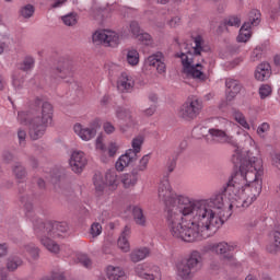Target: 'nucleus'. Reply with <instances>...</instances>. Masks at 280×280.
I'll return each instance as SVG.
<instances>
[{
    "instance_id": "nucleus-1",
    "label": "nucleus",
    "mask_w": 280,
    "mask_h": 280,
    "mask_svg": "<svg viewBox=\"0 0 280 280\" xmlns=\"http://www.w3.org/2000/svg\"><path fill=\"white\" fill-rule=\"evenodd\" d=\"M231 126L235 124L226 118H210L206 136L210 143H228L235 148L232 161L240 163V168L232 174L223 194L229 200L230 211L248 209L261 195L264 184V159L259 145L244 129L236 131L237 137H242L241 142L237 143L235 137L229 135Z\"/></svg>"
},
{
    "instance_id": "nucleus-2",
    "label": "nucleus",
    "mask_w": 280,
    "mask_h": 280,
    "mask_svg": "<svg viewBox=\"0 0 280 280\" xmlns=\"http://www.w3.org/2000/svg\"><path fill=\"white\" fill-rule=\"evenodd\" d=\"M158 198L164 205L166 224L172 237L188 243L211 237V233H215L224 224L222 211L229 209L225 194L194 199L174 191L167 176L159 184Z\"/></svg>"
},
{
    "instance_id": "nucleus-3",
    "label": "nucleus",
    "mask_w": 280,
    "mask_h": 280,
    "mask_svg": "<svg viewBox=\"0 0 280 280\" xmlns=\"http://www.w3.org/2000/svg\"><path fill=\"white\" fill-rule=\"evenodd\" d=\"M18 120L22 126H30L31 139L36 141L45 135L47 126H51L54 121V106L49 102L42 104L40 116L34 117V113L30 110H21L18 113Z\"/></svg>"
},
{
    "instance_id": "nucleus-4",
    "label": "nucleus",
    "mask_w": 280,
    "mask_h": 280,
    "mask_svg": "<svg viewBox=\"0 0 280 280\" xmlns=\"http://www.w3.org/2000/svg\"><path fill=\"white\" fill-rule=\"evenodd\" d=\"M195 46L192 47V51L188 50L186 52H177L176 57L180 58L183 73L187 75V78H192L194 80H199V82H205L207 80V74L202 71L201 63H194V57L200 56L203 51H209V46L205 43L202 36L198 35L194 38Z\"/></svg>"
},
{
    "instance_id": "nucleus-5",
    "label": "nucleus",
    "mask_w": 280,
    "mask_h": 280,
    "mask_svg": "<svg viewBox=\"0 0 280 280\" xmlns=\"http://www.w3.org/2000/svg\"><path fill=\"white\" fill-rule=\"evenodd\" d=\"M69 231V224L67 222H46L40 223L39 226L35 228V234L37 235L40 244H43L49 253L58 255L60 253V245L54 240L58 237H67ZM51 237L54 240H51Z\"/></svg>"
},
{
    "instance_id": "nucleus-6",
    "label": "nucleus",
    "mask_w": 280,
    "mask_h": 280,
    "mask_svg": "<svg viewBox=\"0 0 280 280\" xmlns=\"http://www.w3.org/2000/svg\"><path fill=\"white\" fill-rule=\"evenodd\" d=\"M237 248L236 243H226V242H219V243H210L203 246V253H213L214 255H219L223 261H226L229 266L232 268H240V261L233 255V252Z\"/></svg>"
},
{
    "instance_id": "nucleus-7",
    "label": "nucleus",
    "mask_w": 280,
    "mask_h": 280,
    "mask_svg": "<svg viewBox=\"0 0 280 280\" xmlns=\"http://www.w3.org/2000/svg\"><path fill=\"white\" fill-rule=\"evenodd\" d=\"M93 185L98 196H102V194L106 191V187H108L109 191H116L117 187H119V179L117 178V173L113 171H107L105 173V182L102 173H96L93 177Z\"/></svg>"
},
{
    "instance_id": "nucleus-8",
    "label": "nucleus",
    "mask_w": 280,
    "mask_h": 280,
    "mask_svg": "<svg viewBox=\"0 0 280 280\" xmlns=\"http://www.w3.org/2000/svg\"><path fill=\"white\" fill-rule=\"evenodd\" d=\"M93 43L105 47H117L121 43L119 34L113 30H98L92 35Z\"/></svg>"
},
{
    "instance_id": "nucleus-9",
    "label": "nucleus",
    "mask_w": 280,
    "mask_h": 280,
    "mask_svg": "<svg viewBox=\"0 0 280 280\" xmlns=\"http://www.w3.org/2000/svg\"><path fill=\"white\" fill-rule=\"evenodd\" d=\"M202 110V103L196 97L188 98L179 108V117L182 119L191 120L196 119Z\"/></svg>"
},
{
    "instance_id": "nucleus-10",
    "label": "nucleus",
    "mask_w": 280,
    "mask_h": 280,
    "mask_svg": "<svg viewBox=\"0 0 280 280\" xmlns=\"http://www.w3.org/2000/svg\"><path fill=\"white\" fill-rule=\"evenodd\" d=\"M101 128L100 119H94L90 127H84V125L77 122L73 126V132L81 139V141H92V139H95L97 137V129Z\"/></svg>"
},
{
    "instance_id": "nucleus-11",
    "label": "nucleus",
    "mask_w": 280,
    "mask_h": 280,
    "mask_svg": "<svg viewBox=\"0 0 280 280\" xmlns=\"http://www.w3.org/2000/svg\"><path fill=\"white\" fill-rule=\"evenodd\" d=\"M261 23V13L259 10H253L249 13V22H246L242 25L238 36H237V42L238 43H248L250 40V25L256 27V25H259Z\"/></svg>"
},
{
    "instance_id": "nucleus-12",
    "label": "nucleus",
    "mask_w": 280,
    "mask_h": 280,
    "mask_svg": "<svg viewBox=\"0 0 280 280\" xmlns=\"http://www.w3.org/2000/svg\"><path fill=\"white\" fill-rule=\"evenodd\" d=\"M115 115L121 121H126V125L120 126L121 132H128L130 128H139V119L132 116L130 108L117 107Z\"/></svg>"
},
{
    "instance_id": "nucleus-13",
    "label": "nucleus",
    "mask_w": 280,
    "mask_h": 280,
    "mask_svg": "<svg viewBox=\"0 0 280 280\" xmlns=\"http://www.w3.org/2000/svg\"><path fill=\"white\" fill-rule=\"evenodd\" d=\"M69 165L74 174H82V172H84V167L89 165L86 153L82 150L72 151L69 159Z\"/></svg>"
},
{
    "instance_id": "nucleus-14",
    "label": "nucleus",
    "mask_w": 280,
    "mask_h": 280,
    "mask_svg": "<svg viewBox=\"0 0 280 280\" xmlns=\"http://www.w3.org/2000/svg\"><path fill=\"white\" fill-rule=\"evenodd\" d=\"M150 68L155 69L160 75L166 73L167 66L165 65V57L162 52H155L144 60V69L148 70Z\"/></svg>"
},
{
    "instance_id": "nucleus-15",
    "label": "nucleus",
    "mask_w": 280,
    "mask_h": 280,
    "mask_svg": "<svg viewBox=\"0 0 280 280\" xmlns=\"http://www.w3.org/2000/svg\"><path fill=\"white\" fill-rule=\"evenodd\" d=\"M117 89L120 93H132L135 91V77L122 72L117 80Z\"/></svg>"
},
{
    "instance_id": "nucleus-16",
    "label": "nucleus",
    "mask_w": 280,
    "mask_h": 280,
    "mask_svg": "<svg viewBox=\"0 0 280 280\" xmlns=\"http://www.w3.org/2000/svg\"><path fill=\"white\" fill-rule=\"evenodd\" d=\"M205 259L202 253L199 250H191L186 257V264L190 267L192 272H200Z\"/></svg>"
},
{
    "instance_id": "nucleus-17",
    "label": "nucleus",
    "mask_w": 280,
    "mask_h": 280,
    "mask_svg": "<svg viewBox=\"0 0 280 280\" xmlns=\"http://www.w3.org/2000/svg\"><path fill=\"white\" fill-rule=\"evenodd\" d=\"M139 155H135L132 151H126L125 154L120 155L115 163L117 172H124L126 167H130L133 163H137Z\"/></svg>"
},
{
    "instance_id": "nucleus-18",
    "label": "nucleus",
    "mask_w": 280,
    "mask_h": 280,
    "mask_svg": "<svg viewBox=\"0 0 280 280\" xmlns=\"http://www.w3.org/2000/svg\"><path fill=\"white\" fill-rule=\"evenodd\" d=\"M225 88H226L225 94H226L228 102L235 100L240 91H242V85L240 84V81L234 79H226Z\"/></svg>"
},
{
    "instance_id": "nucleus-19",
    "label": "nucleus",
    "mask_w": 280,
    "mask_h": 280,
    "mask_svg": "<svg viewBox=\"0 0 280 280\" xmlns=\"http://www.w3.org/2000/svg\"><path fill=\"white\" fill-rule=\"evenodd\" d=\"M175 273L178 279L189 280L192 279L194 275H196L191 267L187 265L185 261H178L175 265Z\"/></svg>"
},
{
    "instance_id": "nucleus-20",
    "label": "nucleus",
    "mask_w": 280,
    "mask_h": 280,
    "mask_svg": "<svg viewBox=\"0 0 280 280\" xmlns=\"http://www.w3.org/2000/svg\"><path fill=\"white\" fill-rule=\"evenodd\" d=\"M272 75V69L270 68V63L262 62L257 66L255 71V79L258 80V82H264L268 80Z\"/></svg>"
},
{
    "instance_id": "nucleus-21",
    "label": "nucleus",
    "mask_w": 280,
    "mask_h": 280,
    "mask_svg": "<svg viewBox=\"0 0 280 280\" xmlns=\"http://www.w3.org/2000/svg\"><path fill=\"white\" fill-rule=\"evenodd\" d=\"M128 237H130V228L125 226L117 242L118 248L122 250V253H130V242H128Z\"/></svg>"
},
{
    "instance_id": "nucleus-22",
    "label": "nucleus",
    "mask_w": 280,
    "mask_h": 280,
    "mask_svg": "<svg viewBox=\"0 0 280 280\" xmlns=\"http://www.w3.org/2000/svg\"><path fill=\"white\" fill-rule=\"evenodd\" d=\"M273 241L266 246V250H268L271 255H277L280 253V226L276 228L272 233Z\"/></svg>"
},
{
    "instance_id": "nucleus-23",
    "label": "nucleus",
    "mask_w": 280,
    "mask_h": 280,
    "mask_svg": "<svg viewBox=\"0 0 280 280\" xmlns=\"http://www.w3.org/2000/svg\"><path fill=\"white\" fill-rule=\"evenodd\" d=\"M148 257H150V248L148 247H138L130 253V259L133 264L143 261V259H148Z\"/></svg>"
},
{
    "instance_id": "nucleus-24",
    "label": "nucleus",
    "mask_w": 280,
    "mask_h": 280,
    "mask_svg": "<svg viewBox=\"0 0 280 280\" xmlns=\"http://www.w3.org/2000/svg\"><path fill=\"white\" fill-rule=\"evenodd\" d=\"M125 60L129 67H137L140 60L139 50L136 48H127L125 50Z\"/></svg>"
},
{
    "instance_id": "nucleus-25",
    "label": "nucleus",
    "mask_w": 280,
    "mask_h": 280,
    "mask_svg": "<svg viewBox=\"0 0 280 280\" xmlns=\"http://www.w3.org/2000/svg\"><path fill=\"white\" fill-rule=\"evenodd\" d=\"M57 77L65 80V82H73V68L69 63L57 68Z\"/></svg>"
},
{
    "instance_id": "nucleus-26",
    "label": "nucleus",
    "mask_w": 280,
    "mask_h": 280,
    "mask_svg": "<svg viewBox=\"0 0 280 280\" xmlns=\"http://www.w3.org/2000/svg\"><path fill=\"white\" fill-rule=\"evenodd\" d=\"M132 217L133 221L138 226H145L148 224V219L145 218V214L143 213V209L139 206L132 207Z\"/></svg>"
},
{
    "instance_id": "nucleus-27",
    "label": "nucleus",
    "mask_w": 280,
    "mask_h": 280,
    "mask_svg": "<svg viewBox=\"0 0 280 280\" xmlns=\"http://www.w3.org/2000/svg\"><path fill=\"white\" fill-rule=\"evenodd\" d=\"M12 174L18 183H23L27 176V171L25 170V166L21 164V162H16L12 166Z\"/></svg>"
},
{
    "instance_id": "nucleus-28",
    "label": "nucleus",
    "mask_w": 280,
    "mask_h": 280,
    "mask_svg": "<svg viewBox=\"0 0 280 280\" xmlns=\"http://www.w3.org/2000/svg\"><path fill=\"white\" fill-rule=\"evenodd\" d=\"M232 117L236 121V124H240L244 130H250L253 128L250 124H248V120L246 119V116H244V113L233 109L232 110Z\"/></svg>"
},
{
    "instance_id": "nucleus-29",
    "label": "nucleus",
    "mask_w": 280,
    "mask_h": 280,
    "mask_svg": "<svg viewBox=\"0 0 280 280\" xmlns=\"http://www.w3.org/2000/svg\"><path fill=\"white\" fill-rule=\"evenodd\" d=\"M137 174L135 173H125L120 176V182L125 189H130V187H135L137 185Z\"/></svg>"
},
{
    "instance_id": "nucleus-30",
    "label": "nucleus",
    "mask_w": 280,
    "mask_h": 280,
    "mask_svg": "<svg viewBox=\"0 0 280 280\" xmlns=\"http://www.w3.org/2000/svg\"><path fill=\"white\" fill-rule=\"evenodd\" d=\"M145 141V137L139 135L136 136L131 140V149L127 150L129 152H132L133 155L139 156V152H141V148H143V142Z\"/></svg>"
},
{
    "instance_id": "nucleus-31",
    "label": "nucleus",
    "mask_w": 280,
    "mask_h": 280,
    "mask_svg": "<svg viewBox=\"0 0 280 280\" xmlns=\"http://www.w3.org/2000/svg\"><path fill=\"white\" fill-rule=\"evenodd\" d=\"M106 275L109 280H119L121 277H124L125 272L121 267L109 265L106 268Z\"/></svg>"
},
{
    "instance_id": "nucleus-32",
    "label": "nucleus",
    "mask_w": 280,
    "mask_h": 280,
    "mask_svg": "<svg viewBox=\"0 0 280 280\" xmlns=\"http://www.w3.org/2000/svg\"><path fill=\"white\" fill-rule=\"evenodd\" d=\"M21 266H23V259L19 256H10L7 259V270H9V272H14V270H18Z\"/></svg>"
},
{
    "instance_id": "nucleus-33",
    "label": "nucleus",
    "mask_w": 280,
    "mask_h": 280,
    "mask_svg": "<svg viewBox=\"0 0 280 280\" xmlns=\"http://www.w3.org/2000/svg\"><path fill=\"white\" fill-rule=\"evenodd\" d=\"M36 65V60L32 56H26L20 63V71H32Z\"/></svg>"
},
{
    "instance_id": "nucleus-34",
    "label": "nucleus",
    "mask_w": 280,
    "mask_h": 280,
    "mask_svg": "<svg viewBox=\"0 0 280 280\" xmlns=\"http://www.w3.org/2000/svg\"><path fill=\"white\" fill-rule=\"evenodd\" d=\"M24 82L25 81L23 79V73L21 72V70L13 71L12 84H13L14 89H16V90L23 89Z\"/></svg>"
},
{
    "instance_id": "nucleus-35",
    "label": "nucleus",
    "mask_w": 280,
    "mask_h": 280,
    "mask_svg": "<svg viewBox=\"0 0 280 280\" xmlns=\"http://www.w3.org/2000/svg\"><path fill=\"white\" fill-rule=\"evenodd\" d=\"M269 132H270V124L268 122H261L260 125H258L256 129V133L258 135L259 139H267Z\"/></svg>"
},
{
    "instance_id": "nucleus-36",
    "label": "nucleus",
    "mask_w": 280,
    "mask_h": 280,
    "mask_svg": "<svg viewBox=\"0 0 280 280\" xmlns=\"http://www.w3.org/2000/svg\"><path fill=\"white\" fill-rule=\"evenodd\" d=\"M24 250L32 257V259H38L40 255V249L33 243L24 245Z\"/></svg>"
},
{
    "instance_id": "nucleus-37",
    "label": "nucleus",
    "mask_w": 280,
    "mask_h": 280,
    "mask_svg": "<svg viewBox=\"0 0 280 280\" xmlns=\"http://www.w3.org/2000/svg\"><path fill=\"white\" fill-rule=\"evenodd\" d=\"M127 30L133 38H137L142 32L141 26L139 25V22H137V21H131L129 23V25L127 26Z\"/></svg>"
},
{
    "instance_id": "nucleus-38",
    "label": "nucleus",
    "mask_w": 280,
    "mask_h": 280,
    "mask_svg": "<svg viewBox=\"0 0 280 280\" xmlns=\"http://www.w3.org/2000/svg\"><path fill=\"white\" fill-rule=\"evenodd\" d=\"M34 5L26 4L20 9V16H22V19H32V16H34Z\"/></svg>"
},
{
    "instance_id": "nucleus-39",
    "label": "nucleus",
    "mask_w": 280,
    "mask_h": 280,
    "mask_svg": "<svg viewBox=\"0 0 280 280\" xmlns=\"http://www.w3.org/2000/svg\"><path fill=\"white\" fill-rule=\"evenodd\" d=\"M149 268H150V264L148 262L139 264L136 266L135 272L136 275H138V277H140V279H144L145 276L148 275Z\"/></svg>"
},
{
    "instance_id": "nucleus-40",
    "label": "nucleus",
    "mask_w": 280,
    "mask_h": 280,
    "mask_svg": "<svg viewBox=\"0 0 280 280\" xmlns=\"http://www.w3.org/2000/svg\"><path fill=\"white\" fill-rule=\"evenodd\" d=\"M61 20L68 27H73V25L78 24V14L69 13L67 15H63Z\"/></svg>"
},
{
    "instance_id": "nucleus-41",
    "label": "nucleus",
    "mask_w": 280,
    "mask_h": 280,
    "mask_svg": "<svg viewBox=\"0 0 280 280\" xmlns=\"http://www.w3.org/2000/svg\"><path fill=\"white\" fill-rule=\"evenodd\" d=\"M145 280H163V273L161 272V268L153 267L151 273H147L144 276Z\"/></svg>"
},
{
    "instance_id": "nucleus-42",
    "label": "nucleus",
    "mask_w": 280,
    "mask_h": 280,
    "mask_svg": "<svg viewBox=\"0 0 280 280\" xmlns=\"http://www.w3.org/2000/svg\"><path fill=\"white\" fill-rule=\"evenodd\" d=\"M106 150L108 156L114 159V156H117V152H119V144L117 142H109Z\"/></svg>"
},
{
    "instance_id": "nucleus-43",
    "label": "nucleus",
    "mask_w": 280,
    "mask_h": 280,
    "mask_svg": "<svg viewBox=\"0 0 280 280\" xmlns=\"http://www.w3.org/2000/svg\"><path fill=\"white\" fill-rule=\"evenodd\" d=\"M272 94V88L268 84H262L259 88V95L260 100H266V97H269V95Z\"/></svg>"
},
{
    "instance_id": "nucleus-44",
    "label": "nucleus",
    "mask_w": 280,
    "mask_h": 280,
    "mask_svg": "<svg viewBox=\"0 0 280 280\" xmlns=\"http://www.w3.org/2000/svg\"><path fill=\"white\" fill-rule=\"evenodd\" d=\"M136 38L140 40L142 45H152V36L149 33L142 31Z\"/></svg>"
},
{
    "instance_id": "nucleus-45",
    "label": "nucleus",
    "mask_w": 280,
    "mask_h": 280,
    "mask_svg": "<svg viewBox=\"0 0 280 280\" xmlns=\"http://www.w3.org/2000/svg\"><path fill=\"white\" fill-rule=\"evenodd\" d=\"M269 156H270L271 165L280 170V152L272 151L270 152Z\"/></svg>"
},
{
    "instance_id": "nucleus-46",
    "label": "nucleus",
    "mask_w": 280,
    "mask_h": 280,
    "mask_svg": "<svg viewBox=\"0 0 280 280\" xmlns=\"http://www.w3.org/2000/svg\"><path fill=\"white\" fill-rule=\"evenodd\" d=\"M148 163H150V154L143 155L138 164L139 172H145L148 170Z\"/></svg>"
},
{
    "instance_id": "nucleus-47",
    "label": "nucleus",
    "mask_w": 280,
    "mask_h": 280,
    "mask_svg": "<svg viewBox=\"0 0 280 280\" xmlns=\"http://www.w3.org/2000/svg\"><path fill=\"white\" fill-rule=\"evenodd\" d=\"M90 235H92V237H98V235H102V224L94 222L91 225Z\"/></svg>"
},
{
    "instance_id": "nucleus-48",
    "label": "nucleus",
    "mask_w": 280,
    "mask_h": 280,
    "mask_svg": "<svg viewBox=\"0 0 280 280\" xmlns=\"http://www.w3.org/2000/svg\"><path fill=\"white\" fill-rule=\"evenodd\" d=\"M242 21L237 16H231L225 21L226 27H240Z\"/></svg>"
},
{
    "instance_id": "nucleus-49",
    "label": "nucleus",
    "mask_w": 280,
    "mask_h": 280,
    "mask_svg": "<svg viewBox=\"0 0 280 280\" xmlns=\"http://www.w3.org/2000/svg\"><path fill=\"white\" fill-rule=\"evenodd\" d=\"M103 130H104L105 135H114L116 128H115V125H113V122L105 121L103 124Z\"/></svg>"
},
{
    "instance_id": "nucleus-50",
    "label": "nucleus",
    "mask_w": 280,
    "mask_h": 280,
    "mask_svg": "<svg viewBox=\"0 0 280 280\" xmlns=\"http://www.w3.org/2000/svg\"><path fill=\"white\" fill-rule=\"evenodd\" d=\"M0 43H2V45L7 49H10V47L12 46V37H10V35H1L0 36Z\"/></svg>"
},
{
    "instance_id": "nucleus-51",
    "label": "nucleus",
    "mask_w": 280,
    "mask_h": 280,
    "mask_svg": "<svg viewBox=\"0 0 280 280\" xmlns=\"http://www.w3.org/2000/svg\"><path fill=\"white\" fill-rule=\"evenodd\" d=\"M168 27H178L180 25V18L175 15L167 21Z\"/></svg>"
},
{
    "instance_id": "nucleus-52",
    "label": "nucleus",
    "mask_w": 280,
    "mask_h": 280,
    "mask_svg": "<svg viewBox=\"0 0 280 280\" xmlns=\"http://www.w3.org/2000/svg\"><path fill=\"white\" fill-rule=\"evenodd\" d=\"M95 148H96V150H101V152H106V147L104 145V142L102 141V137L96 138Z\"/></svg>"
},
{
    "instance_id": "nucleus-53",
    "label": "nucleus",
    "mask_w": 280,
    "mask_h": 280,
    "mask_svg": "<svg viewBox=\"0 0 280 280\" xmlns=\"http://www.w3.org/2000/svg\"><path fill=\"white\" fill-rule=\"evenodd\" d=\"M26 137H27V132H25V130L19 129L18 139L20 141V145H23L25 143Z\"/></svg>"
},
{
    "instance_id": "nucleus-54",
    "label": "nucleus",
    "mask_w": 280,
    "mask_h": 280,
    "mask_svg": "<svg viewBox=\"0 0 280 280\" xmlns=\"http://www.w3.org/2000/svg\"><path fill=\"white\" fill-rule=\"evenodd\" d=\"M144 117H152L156 113V106L152 105L149 108L144 109L143 112Z\"/></svg>"
},
{
    "instance_id": "nucleus-55",
    "label": "nucleus",
    "mask_w": 280,
    "mask_h": 280,
    "mask_svg": "<svg viewBox=\"0 0 280 280\" xmlns=\"http://www.w3.org/2000/svg\"><path fill=\"white\" fill-rule=\"evenodd\" d=\"M79 259L85 268H91V259L89 257L82 255Z\"/></svg>"
},
{
    "instance_id": "nucleus-56",
    "label": "nucleus",
    "mask_w": 280,
    "mask_h": 280,
    "mask_svg": "<svg viewBox=\"0 0 280 280\" xmlns=\"http://www.w3.org/2000/svg\"><path fill=\"white\" fill-rule=\"evenodd\" d=\"M5 255H8V245L0 243V257H5Z\"/></svg>"
},
{
    "instance_id": "nucleus-57",
    "label": "nucleus",
    "mask_w": 280,
    "mask_h": 280,
    "mask_svg": "<svg viewBox=\"0 0 280 280\" xmlns=\"http://www.w3.org/2000/svg\"><path fill=\"white\" fill-rule=\"evenodd\" d=\"M13 160H14V155H12V153L10 152L3 153V161H5L7 163H12Z\"/></svg>"
},
{
    "instance_id": "nucleus-58",
    "label": "nucleus",
    "mask_w": 280,
    "mask_h": 280,
    "mask_svg": "<svg viewBox=\"0 0 280 280\" xmlns=\"http://www.w3.org/2000/svg\"><path fill=\"white\" fill-rule=\"evenodd\" d=\"M67 3V0H56L51 8H62Z\"/></svg>"
},
{
    "instance_id": "nucleus-59",
    "label": "nucleus",
    "mask_w": 280,
    "mask_h": 280,
    "mask_svg": "<svg viewBox=\"0 0 280 280\" xmlns=\"http://www.w3.org/2000/svg\"><path fill=\"white\" fill-rule=\"evenodd\" d=\"M149 100H150V102L156 103V102H159V95L151 93L149 95Z\"/></svg>"
},
{
    "instance_id": "nucleus-60",
    "label": "nucleus",
    "mask_w": 280,
    "mask_h": 280,
    "mask_svg": "<svg viewBox=\"0 0 280 280\" xmlns=\"http://www.w3.org/2000/svg\"><path fill=\"white\" fill-rule=\"evenodd\" d=\"M174 167H176V160H173L168 165V172H174Z\"/></svg>"
},
{
    "instance_id": "nucleus-61",
    "label": "nucleus",
    "mask_w": 280,
    "mask_h": 280,
    "mask_svg": "<svg viewBox=\"0 0 280 280\" xmlns=\"http://www.w3.org/2000/svg\"><path fill=\"white\" fill-rule=\"evenodd\" d=\"M211 270H220V265H217L215 262H212L210 265Z\"/></svg>"
},
{
    "instance_id": "nucleus-62",
    "label": "nucleus",
    "mask_w": 280,
    "mask_h": 280,
    "mask_svg": "<svg viewBox=\"0 0 280 280\" xmlns=\"http://www.w3.org/2000/svg\"><path fill=\"white\" fill-rule=\"evenodd\" d=\"M273 61H275V65H277V67H280V55L276 56Z\"/></svg>"
},
{
    "instance_id": "nucleus-63",
    "label": "nucleus",
    "mask_w": 280,
    "mask_h": 280,
    "mask_svg": "<svg viewBox=\"0 0 280 280\" xmlns=\"http://www.w3.org/2000/svg\"><path fill=\"white\" fill-rule=\"evenodd\" d=\"M260 48H256L255 50H254V52H253V56H255L256 58H259V56H260Z\"/></svg>"
},
{
    "instance_id": "nucleus-64",
    "label": "nucleus",
    "mask_w": 280,
    "mask_h": 280,
    "mask_svg": "<svg viewBox=\"0 0 280 280\" xmlns=\"http://www.w3.org/2000/svg\"><path fill=\"white\" fill-rule=\"evenodd\" d=\"M245 280H257V277H255L253 275H248V276H246Z\"/></svg>"
}]
</instances>
